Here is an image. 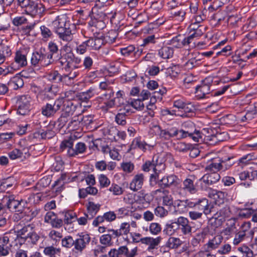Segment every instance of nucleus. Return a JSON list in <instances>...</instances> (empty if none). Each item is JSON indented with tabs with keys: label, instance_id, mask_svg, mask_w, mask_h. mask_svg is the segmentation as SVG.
Returning <instances> with one entry per match:
<instances>
[{
	"label": "nucleus",
	"instance_id": "0eeeda50",
	"mask_svg": "<svg viewBox=\"0 0 257 257\" xmlns=\"http://www.w3.org/2000/svg\"><path fill=\"white\" fill-rule=\"evenodd\" d=\"M61 98L63 102L61 107V114L58 119V122L59 123V125L62 127L68 121V117L73 114L76 110V105L72 101L64 100L63 97Z\"/></svg>",
	"mask_w": 257,
	"mask_h": 257
},
{
	"label": "nucleus",
	"instance_id": "49530a36",
	"mask_svg": "<svg viewBox=\"0 0 257 257\" xmlns=\"http://www.w3.org/2000/svg\"><path fill=\"white\" fill-rule=\"evenodd\" d=\"M232 158L227 157V158H220V171H225L229 169L233 164V162H230Z\"/></svg>",
	"mask_w": 257,
	"mask_h": 257
},
{
	"label": "nucleus",
	"instance_id": "423d86ee",
	"mask_svg": "<svg viewBox=\"0 0 257 257\" xmlns=\"http://www.w3.org/2000/svg\"><path fill=\"white\" fill-rule=\"evenodd\" d=\"M103 41L97 38V37H91L78 45L76 48L77 54H84L87 50H97L102 46Z\"/></svg>",
	"mask_w": 257,
	"mask_h": 257
},
{
	"label": "nucleus",
	"instance_id": "4d7b16f0",
	"mask_svg": "<svg viewBox=\"0 0 257 257\" xmlns=\"http://www.w3.org/2000/svg\"><path fill=\"white\" fill-rule=\"evenodd\" d=\"M61 244L63 247L70 248L73 246H74V240L71 236L68 235L62 239Z\"/></svg>",
	"mask_w": 257,
	"mask_h": 257
},
{
	"label": "nucleus",
	"instance_id": "f8f14e48",
	"mask_svg": "<svg viewBox=\"0 0 257 257\" xmlns=\"http://www.w3.org/2000/svg\"><path fill=\"white\" fill-rule=\"evenodd\" d=\"M178 177L174 175H165L161 179L156 180V185H158L161 188H168L176 186L179 183Z\"/></svg>",
	"mask_w": 257,
	"mask_h": 257
},
{
	"label": "nucleus",
	"instance_id": "393cba45",
	"mask_svg": "<svg viewBox=\"0 0 257 257\" xmlns=\"http://www.w3.org/2000/svg\"><path fill=\"white\" fill-rule=\"evenodd\" d=\"M12 55V50L10 46L7 44V42H2L0 43V63H3L7 58Z\"/></svg>",
	"mask_w": 257,
	"mask_h": 257
},
{
	"label": "nucleus",
	"instance_id": "7ed1b4c3",
	"mask_svg": "<svg viewBox=\"0 0 257 257\" xmlns=\"http://www.w3.org/2000/svg\"><path fill=\"white\" fill-rule=\"evenodd\" d=\"M50 55L47 54L45 48H41L34 51L31 56V64L32 70L31 72L39 71L42 67H47L52 64L54 60H51Z\"/></svg>",
	"mask_w": 257,
	"mask_h": 257
},
{
	"label": "nucleus",
	"instance_id": "f3484780",
	"mask_svg": "<svg viewBox=\"0 0 257 257\" xmlns=\"http://www.w3.org/2000/svg\"><path fill=\"white\" fill-rule=\"evenodd\" d=\"M165 164L162 162H158V160L154 161V173L150 176L149 183L151 186H156V180L159 179V174L162 171L165 169Z\"/></svg>",
	"mask_w": 257,
	"mask_h": 257
},
{
	"label": "nucleus",
	"instance_id": "ddd939ff",
	"mask_svg": "<svg viewBox=\"0 0 257 257\" xmlns=\"http://www.w3.org/2000/svg\"><path fill=\"white\" fill-rule=\"evenodd\" d=\"M186 62L184 65L187 69H192L195 67L200 66L201 63L202 58L199 53H189L183 58Z\"/></svg>",
	"mask_w": 257,
	"mask_h": 257
},
{
	"label": "nucleus",
	"instance_id": "20e7f679",
	"mask_svg": "<svg viewBox=\"0 0 257 257\" xmlns=\"http://www.w3.org/2000/svg\"><path fill=\"white\" fill-rule=\"evenodd\" d=\"M191 139L194 142L202 141V134L196 129L195 124L191 121L183 122L180 129V139L186 138Z\"/></svg>",
	"mask_w": 257,
	"mask_h": 257
},
{
	"label": "nucleus",
	"instance_id": "338daca9",
	"mask_svg": "<svg viewBox=\"0 0 257 257\" xmlns=\"http://www.w3.org/2000/svg\"><path fill=\"white\" fill-rule=\"evenodd\" d=\"M157 38L155 37L154 35L148 36L143 39V43L141 44L142 46H147L150 44H155L156 42Z\"/></svg>",
	"mask_w": 257,
	"mask_h": 257
},
{
	"label": "nucleus",
	"instance_id": "c756f323",
	"mask_svg": "<svg viewBox=\"0 0 257 257\" xmlns=\"http://www.w3.org/2000/svg\"><path fill=\"white\" fill-rule=\"evenodd\" d=\"M8 85L10 89L17 90L24 86L23 79L19 75H16L10 79Z\"/></svg>",
	"mask_w": 257,
	"mask_h": 257
},
{
	"label": "nucleus",
	"instance_id": "680f3d73",
	"mask_svg": "<svg viewBox=\"0 0 257 257\" xmlns=\"http://www.w3.org/2000/svg\"><path fill=\"white\" fill-rule=\"evenodd\" d=\"M248 235V233H245L243 231H239L235 235V237L233 239V243L234 245H236L241 242L245 238V237Z\"/></svg>",
	"mask_w": 257,
	"mask_h": 257
},
{
	"label": "nucleus",
	"instance_id": "dca6fc26",
	"mask_svg": "<svg viewBox=\"0 0 257 257\" xmlns=\"http://www.w3.org/2000/svg\"><path fill=\"white\" fill-rule=\"evenodd\" d=\"M146 180L145 175L142 173H138L135 175L130 183V189L137 192L141 190Z\"/></svg>",
	"mask_w": 257,
	"mask_h": 257
},
{
	"label": "nucleus",
	"instance_id": "de8ad7c7",
	"mask_svg": "<svg viewBox=\"0 0 257 257\" xmlns=\"http://www.w3.org/2000/svg\"><path fill=\"white\" fill-rule=\"evenodd\" d=\"M38 134L40 135L41 138L43 139H51L55 135L54 131L48 127L39 131Z\"/></svg>",
	"mask_w": 257,
	"mask_h": 257
},
{
	"label": "nucleus",
	"instance_id": "e433bc0d",
	"mask_svg": "<svg viewBox=\"0 0 257 257\" xmlns=\"http://www.w3.org/2000/svg\"><path fill=\"white\" fill-rule=\"evenodd\" d=\"M97 192L98 190L96 187L88 186L86 188L79 189V196L81 198H85L88 194L96 195Z\"/></svg>",
	"mask_w": 257,
	"mask_h": 257
},
{
	"label": "nucleus",
	"instance_id": "2eb2a0df",
	"mask_svg": "<svg viewBox=\"0 0 257 257\" xmlns=\"http://www.w3.org/2000/svg\"><path fill=\"white\" fill-rule=\"evenodd\" d=\"M28 5L24 8L26 14L34 17L41 14L45 11L44 6L32 0H30Z\"/></svg>",
	"mask_w": 257,
	"mask_h": 257
},
{
	"label": "nucleus",
	"instance_id": "f257e3e1",
	"mask_svg": "<svg viewBox=\"0 0 257 257\" xmlns=\"http://www.w3.org/2000/svg\"><path fill=\"white\" fill-rule=\"evenodd\" d=\"M50 26L60 40L69 41L73 39L76 26L75 24L71 23L66 15H61L57 16L51 22Z\"/></svg>",
	"mask_w": 257,
	"mask_h": 257
},
{
	"label": "nucleus",
	"instance_id": "412c9836",
	"mask_svg": "<svg viewBox=\"0 0 257 257\" xmlns=\"http://www.w3.org/2000/svg\"><path fill=\"white\" fill-rule=\"evenodd\" d=\"M54 61H56L58 64H59L60 66L62 67V69L65 71H69L70 69L69 67L67 66L68 63L70 61V53H65L61 55H57L56 57H54Z\"/></svg>",
	"mask_w": 257,
	"mask_h": 257
},
{
	"label": "nucleus",
	"instance_id": "864d4df0",
	"mask_svg": "<svg viewBox=\"0 0 257 257\" xmlns=\"http://www.w3.org/2000/svg\"><path fill=\"white\" fill-rule=\"evenodd\" d=\"M155 128L157 130L158 135L161 138L165 140H169L171 138L167 128L162 129L160 125H155Z\"/></svg>",
	"mask_w": 257,
	"mask_h": 257
},
{
	"label": "nucleus",
	"instance_id": "58836bf2",
	"mask_svg": "<svg viewBox=\"0 0 257 257\" xmlns=\"http://www.w3.org/2000/svg\"><path fill=\"white\" fill-rule=\"evenodd\" d=\"M183 189L191 194L195 193L197 191V189L194 185L193 181L190 178H187L183 181Z\"/></svg>",
	"mask_w": 257,
	"mask_h": 257
},
{
	"label": "nucleus",
	"instance_id": "f03ea898",
	"mask_svg": "<svg viewBox=\"0 0 257 257\" xmlns=\"http://www.w3.org/2000/svg\"><path fill=\"white\" fill-rule=\"evenodd\" d=\"M3 203L5 204L6 207L11 212L15 213L13 218L14 220H18L25 215L34 217L35 213L33 211L30 215L32 210L28 207V202L24 199H17L14 195H6L2 200Z\"/></svg>",
	"mask_w": 257,
	"mask_h": 257
},
{
	"label": "nucleus",
	"instance_id": "9b49d317",
	"mask_svg": "<svg viewBox=\"0 0 257 257\" xmlns=\"http://www.w3.org/2000/svg\"><path fill=\"white\" fill-rule=\"evenodd\" d=\"M212 79L210 77L206 78L202 81L201 84L196 87V96L199 99L209 97L207 95L210 92V86L212 85Z\"/></svg>",
	"mask_w": 257,
	"mask_h": 257
},
{
	"label": "nucleus",
	"instance_id": "c9c22d12",
	"mask_svg": "<svg viewBox=\"0 0 257 257\" xmlns=\"http://www.w3.org/2000/svg\"><path fill=\"white\" fill-rule=\"evenodd\" d=\"M174 49L171 47L164 46L159 50L158 54L163 59H169L173 57Z\"/></svg>",
	"mask_w": 257,
	"mask_h": 257
},
{
	"label": "nucleus",
	"instance_id": "8fccbe9b",
	"mask_svg": "<svg viewBox=\"0 0 257 257\" xmlns=\"http://www.w3.org/2000/svg\"><path fill=\"white\" fill-rule=\"evenodd\" d=\"M122 171L126 173H131L135 169V165L131 161H123L120 164Z\"/></svg>",
	"mask_w": 257,
	"mask_h": 257
},
{
	"label": "nucleus",
	"instance_id": "c03bdc74",
	"mask_svg": "<svg viewBox=\"0 0 257 257\" xmlns=\"http://www.w3.org/2000/svg\"><path fill=\"white\" fill-rule=\"evenodd\" d=\"M177 229H178V223H177V221H176L166 224L163 229V232L167 235H171Z\"/></svg>",
	"mask_w": 257,
	"mask_h": 257
},
{
	"label": "nucleus",
	"instance_id": "4c0bfd02",
	"mask_svg": "<svg viewBox=\"0 0 257 257\" xmlns=\"http://www.w3.org/2000/svg\"><path fill=\"white\" fill-rule=\"evenodd\" d=\"M70 61L67 66L70 68V69H77L80 67V64L81 60L78 57H75L72 53H70Z\"/></svg>",
	"mask_w": 257,
	"mask_h": 257
},
{
	"label": "nucleus",
	"instance_id": "6e6552de",
	"mask_svg": "<svg viewBox=\"0 0 257 257\" xmlns=\"http://www.w3.org/2000/svg\"><path fill=\"white\" fill-rule=\"evenodd\" d=\"M63 102L62 98H57L53 104L47 103L41 108L42 114L47 117L55 116L57 112L61 109Z\"/></svg>",
	"mask_w": 257,
	"mask_h": 257
},
{
	"label": "nucleus",
	"instance_id": "9d476101",
	"mask_svg": "<svg viewBox=\"0 0 257 257\" xmlns=\"http://www.w3.org/2000/svg\"><path fill=\"white\" fill-rule=\"evenodd\" d=\"M32 98L29 95L18 96L17 101V113L21 115H28L31 110Z\"/></svg>",
	"mask_w": 257,
	"mask_h": 257
},
{
	"label": "nucleus",
	"instance_id": "a878e982",
	"mask_svg": "<svg viewBox=\"0 0 257 257\" xmlns=\"http://www.w3.org/2000/svg\"><path fill=\"white\" fill-rule=\"evenodd\" d=\"M15 62L18 66L24 67L27 65V53L25 50H19L15 53Z\"/></svg>",
	"mask_w": 257,
	"mask_h": 257
},
{
	"label": "nucleus",
	"instance_id": "69168bd1",
	"mask_svg": "<svg viewBox=\"0 0 257 257\" xmlns=\"http://www.w3.org/2000/svg\"><path fill=\"white\" fill-rule=\"evenodd\" d=\"M154 159L152 161H146L142 166V170L145 172H148L151 170L154 171Z\"/></svg>",
	"mask_w": 257,
	"mask_h": 257
},
{
	"label": "nucleus",
	"instance_id": "0e129e2a",
	"mask_svg": "<svg viewBox=\"0 0 257 257\" xmlns=\"http://www.w3.org/2000/svg\"><path fill=\"white\" fill-rule=\"evenodd\" d=\"M161 229L160 224L156 222L151 223L149 226V230L151 233L154 235L159 234L161 232Z\"/></svg>",
	"mask_w": 257,
	"mask_h": 257
},
{
	"label": "nucleus",
	"instance_id": "e2e57ef3",
	"mask_svg": "<svg viewBox=\"0 0 257 257\" xmlns=\"http://www.w3.org/2000/svg\"><path fill=\"white\" fill-rule=\"evenodd\" d=\"M98 181L101 188L107 187L110 183V180L104 174H100L99 176Z\"/></svg>",
	"mask_w": 257,
	"mask_h": 257
},
{
	"label": "nucleus",
	"instance_id": "4be33fe9",
	"mask_svg": "<svg viewBox=\"0 0 257 257\" xmlns=\"http://www.w3.org/2000/svg\"><path fill=\"white\" fill-rule=\"evenodd\" d=\"M8 156L10 159L16 160L22 158L23 156L24 158L28 157L30 156L29 149L28 148H24L22 150L18 149H14L8 153Z\"/></svg>",
	"mask_w": 257,
	"mask_h": 257
},
{
	"label": "nucleus",
	"instance_id": "a19ab883",
	"mask_svg": "<svg viewBox=\"0 0 257 257\" xmlns=\"http://www.w3.org/2000/svg\"><path fill=\"white\" fill-rule=\"evenodd\" d=\"M64 222L65 224H71L76 221L77 215L76 213L72 210H68L64 212Z\"/></svg>",
	"mask_w": 257,
	"mask_h": 257
},
{
	"label": "nucleus",
	"instance_id": "a211bd4d",
	"mask_svg": "<svg viewBox=\"0 0 257 257\" xmlns=\"http://www.w3.org/2000/svg\"><path fill=\"white\" fill-rule=\"evenodd\" d=\"M153 148V146L146 143L141 137H137L132 141L127 152H130L131 150L135 149H139L143 152H146L147 150H151Z\"/></svg>",
	"mask_w": 257,
	"mask_h": 257
},
{
	"label": "nucleus",
	"instance_id": "6ab92c4d",
	"mask_svg": "<svg viewBox=\"0 0 257 257\" xmlns=\"http://www.w3.org/2000/svg\"><path fill=\"white\" fill-rule=\"evenodd\" d=\"M177 223H178V229L181 231L183 234L188 235L191 233L192 227L187 218L182 216L178 217Z\"/></svg>",
	"mask_w": 257,
	"mask_h": 257
},
{
	"label": "nucleus",
	"instance_id": "f704fd0d",
	"mask_svg": "<svg viewBox=\"0 0 257 257\" xmlns=\"http://www.w3.org/2000/svg\"><path fill=\"white\" fill-rule=\"evenodd\" d=\"M100 205L99 204H95L93 202L89 201L87 204V215L89 218L92 219L97 214L100 209Z\"/></svg>",
	"mask_w": 257,
	"mask_h": 257
},
{
	"label": "nucleus",
	"instance_id": "aec40b11",
	"mask_svg": "<svg viewBox=\"0 0 257 257\" xmlns=\"http://www.w3.org/2000/svg\"><path fill=\"white\" fill-rule=\"evenodd\" d=\"M195 209L206 215L212 212L208 204V200L205 198L196 199Z\"/></svg>",
	"mask_w": 257,
	"mask_h": 257
},
{
	"label": "nucleus",
	"instance_id": "72a5a7b5",
	"mask_svg": "<svg viewBox=\"0 0 257 257\" xmlns=\"http://www.w3.org/2000/svg\"><path fill=\"white\" fill-rule=\"evenodd\" d=\"M128 105L124 106V110L123 112H118L115 116V122L118 124L124 126L126 123V113L129 112V108H127Z\"/></svg>",
	"mask_w": 257,
	"mask_h": 257
},
{
	"label": "nucleus",
	"instance_id": "603ef678",
	"mask_svg": "<svg viewBox=\"0 0 257 257\" xmlns=\"http://www.w3.org/2000/svg\"><path fill=\"white\" fill-rule=\"evenodd\" d=\"M99 88L101 90H105L108 91L107 95L113 96L114 91L112 87L110 86V84L108 81L101 82L99 85Z\"/></svg>",
	"mask_w": 257,
	"mask_h": 257
},
{
	"label": "nucleus",
	"instance_id": "09e8293b",
	"mask_svg": "<svg viewBox=\"0 0 257 257\" xmlns=\"http://www.w3.org/2000/svg\"><path fill=\"white\" fill-rule=\"evenodd\" d=\"M48 47L49 52L47 51V54L50 55L51 58H50V59L51 60L54 61V59L53 58V56L55 54L58 53V51H59L58 46L54 42L50 41L48 43Z\"/></svg>",
	"mask_w": 257,
	"mask_h": 257
},
{
	"label": "nucleus",
	"instance_id": "a18cd8bd",
	"mask_svg": "<svg viewBox=\"0 0 257 257\" xmlns=\"http://www.w3.org/2000/svg\"><path fill=\"white\" fill-rule=\"evenodd\" d=\"M40 31L43 40L44 41H48L53 36V33L52 31L50 30L48 27L45 25H43L40 27Z\"/></svg>",
	"mask_w": 257,
	"mask_h": 257
},
{
	"label": "nucleus",
	"instance_id": "473e14b6",
	"mask_svg": "<svg viewBox=\"0 0 257 257\" xmlns=\"http://www.w3.org/2000/svg\"><path fill=\"white\" fill-rule=\"evenodd\" d=\"M97 94V90L94 87H90L86 91L80 92L78 95L79 99L82 102H87Z\"/></svg>",
	"mask_w": 257,
	"mask_h": 257
},
{
	"label": "nucleus",
	"instance_id": "1a4fd4ad",
	"mask_svg": "<svg viewBox=\"0 0 257 257\" xmlns=\"http://www.w3.org/2000/svg\"><path fill=\"white\" fill-rule=\"evenodd\" d=\"M92 12L91 20L89 22V25L95 27L98 29H101L105 27V23L103 22L106 17V15L102 11L98 10L94 7H92L91 11H89L88 14L90 15Z\"/></svg>",
	"mask_w": 257,
	"mask_h": 257
},
{
	"label": "nucleus",
	"instance_id": "052dcab7",
	"mask_svg": "<svg viewBox=\"0 0 257 257\" xmlns=\"http://www.w3.org/2000/svg\"><path fill=\"white\" fill-rule=\"evenodd\" d=\"M35 24L29 23L28 22L27 24L24 25L19 28L20 31L22 32L23 34L28 35L30 32L34 29Z\"/></svg>",
	"mask_w": 257,
	"mask_h": 257
},
{
	"label": "nucleus",
	"instance_id": "774afa93",
	"mask_svg": "<svg viewBox=\"0 0 257 257\" xmlns=\"http://www.w3.org/2000/svg\"><path fill=\"white\" fill-rule=\"evenodd\" d=\"M154 213L157 216L162 218L167 216L168 212L163 207L158 206L155 209Z\"/></svg>",
	"mask_w": 257,
	"mask_h": 257
},
{
	"label": "nucleus",
	"instance_id": "bb28decb",
	"mask_svg": "<svg viewBox=\"0 0 257 257\" xmlns=\"http://www.w3.org/2000/svg\"><path fill=\"white\" fill-rule=\"evenodd\" d=\"M118 35V34L117 31L115 30H111L105 36H101L99 37H97V38L100 39L103 41V46L107 43L109 44L114 43L117 38Z\"/></svg>",
	"mask_w": 257,
	"mask_h": 257
},
{
	"label": "nucleus",
	"instance_id": "b1692460",
	"mask_svg": "<svg viewBox=\"0 0 257 257\" xmlns=\"http://www.w3.org/2000/svg\"><path fill=\"white\" fill-rule=\"evenodd\" d=\"M220 179V175L217 173H212L208 174H205L199 179V181H202L209 186L217 183Z\"/></svg>",
	"mask_w": 257,
	"mask_h": 257
},
{
	"label": "nucleus",
	"instance_id": "79ce46f5",
	"mask_svg": "<svg viewBox=\"0 0 257 257\" xmlns=\"http://www.w3.org/2000/svg\"><path fill=\"white\" fill-rule=\"evenodd\" d=\"M127 104L125 105H128V108L130 106L138 110H142L144 108V105L143 100L141 99H131L127 102Z\"/></svg>",
	"mask_w": 257,
	"mask_h": 257
},
{
	"label": "nucleus",
	"instance_id": "4468645a",
	"mask_svg": "<svg viewBox=\"0 0 257 257\" xmlns=\"http://www.w3.org/2000/svg\"><path fill=\"white\" fill-rule=\"evenodd\" d=\"M77 236L74 240V249L77 251L82 252L89 244L91 237L89 234L84 232L78 234Z\"/></svg>",
	"mask_w": 257,
	"mask_h": 257
},
{
	"label": "nucleus",
	"instance_id": "7c9ffc66",
	"mask_svg": "<svg viewBox=\"0 0 257 257\" xmlns=\"http://www.w3.org/2000/svg\"><path fill=\"white\" fill-rule=\"evenodd\" d=\"M231 214L230 207L227 205H225L214 213L212 217L215 219H218L220 217V220H222L225 218L229 217Z\"/></svg>",
	"mask_w": 257,
	"mask_h": 257
},
{
	"label": "nucleus",
	"instance_id": "3c124183",
	"mask_svg": "<svg viewBox=\"0 0 257 257\" xmlns=\"http://www.w3.org/2000/svg\"><path fill=\"white\" fill-rule=\"evenodd\" d=\"M61 74L57 70L51 72L47 75V79L54 83H61Z\"/></svg>",
	"mask_w": 257,
	"mask_h": 257
},
{
	"label": "nucleus",
	"instance_id": "5fc2aeb1",
	"mask_svg": "<svg viewBox=\"0 0 257 257\" xmlns=\"http://www.w3.org/2000/svg\"><path fill=\"white\" fill-rule=\"evenodd\" d=\"M28 22L27 19L24 16H18L14 18L13 20L14 25L20 28L22 26L27 24Z\"/></svg>",
	"mask_w": 257,
	"mask_h": 257
},
{
	"label": "nucleus",
	"instance_id": "13d9d810",
	"mask_svg": "<svg viewBox=\"0 0 257 257\" xmlns=\"http://www.w3.org/2000/svg\"><path fill=\"white\" fill-rule=\"evenodd\" d=\"M182 38V36L180 35L174 37L169 41V44L176 48H181L183 47Z\"/></svg>",
	"mask_w": 257,
	"mask_h": 257
},
{
	"label": "nucleus",
	"instance_id": "39448f33",
	"mask_svg": "<svg viewBox=\"0 0 257 257\" xmlns=\"http://www.w3.org/2000/svg\"><path fill=\"white\" fill-rule=\"evenodd\" d=\"M74 141L70 138L68 140L63 141L60 145L61 151H67V155L69 157H75L79 154H82L85 152L86 146L84 143L78 142L73 148Z\"/></svg>",
	"mask_w": 257,
	"mask_h": 257
},
{
	"label": "nucleus",
	"instance_id": "5701e85b",
	"mask_svg": "<svg viewBox=\"0 0 257 257\" xmlns=\"http://www.w3.org/2000/svg\"><path fill=\"white\" fill-rule=\"evenodd\" d=\"M40 239V236L34 231L29 232L27 235L21 238V244L35 245Z\"/></svg>",
	"mask_w": 257,
	"mask_h": 257
},
{
	"label": "nucleus",
	"instance_id": "37998d69",
	"mask_svg": "<svg viewBox=\"0 0 257 257\" xmlns=\"http://www.w3.org/2000/svg\"><path fill=\"white\" fill-rule=\"evenodd\" d=\"M44 254L49 257H56L59 255L60 250L59 248H56L53 246L46 247L43 251Z\"/></svg>",
	"mask_w": 257,
	"mask_h": 257
},
{
	"label": "nucleus",
	"instance_id": "ea45409f",
	"mask_svg": "<svg viewBox=\"0 0 257 257\" xmlns=\"http://www.w3.org/2000/svg\"><path fill=\"white\" fill-rule=\"evenodd\" d=\"M183 243L180 238L174 237H170L168 239L166 245L167 247L172 249L177 248Z\"/></svg>",
	"mask_w": 257,
	"mask_h": 257
},
{
	"label": "nucleus",
	"instance_id": "bf43d9fd",
	"mask_svg": "<svg viewBox=\"0 0 257 257\" xmlns=\"http://www.w3.org/2000/svg\"><path fill=\"white\" fill-rule=\"evenodd\" d=\"M64 96L61 97H63L64 100L72 101L77 96V92L72 89H70L65 91L63 93Z\"/></svg>",
	"mask_w": 257,
	"mask_h": 257
},
{
	"label": "nucleus",
	"instance_id": "cd10ccee",
	"mask_svg": "<svg viewBox=\"0 0 257 257\" xmlns=\"http://www.w3.org/2000/svg\"><path fill=\"white\" fill-rule=\"evenodd\" d=\"M161 240V237L160 236L155 238L151 237H145L142 238L141 242L143 244L149 245L148 250L150 251L159 244Z\"/></svg>",
	"mask_w": 257,
	"mask_h": 257
},
{
	"label": "nucleus",
	"instance_id": "2f4dec72",
	"mask_svg": "<svg viewBox=\"0 0 257 257\" xmlns=\"http://www.w3.org/2000/svg\"><path fill=\"white\" fill-rule=\"evenodd\" d=\"M32 229V227L30 225L23 226V224L21 222L18 223L14 226L15 232L17 233V237H19V240L21 243V238L24 237L25 234L28 232L29 229Z\"/></svg>",
	"mask_w": 257,
	"mask_h": 257
},
{
	"label": "nucleus",
	"instance_id": "c85d7f7f",
	"mask_svg": "<svg viewBox=\"0 0 257 257\" xmlns=\"http://www.w3.org/2000/svg\"><path fill=\"white\" fill-rule=\"evenodd\" d=\"M220 158H213L211 159L206 166L205 169L207 171L217 173L220 171Z\"/></svg>",
	"mask_w": 257,
	"mask_h": 257
},
{
	"label": "nucleus",
	"instance_id": "6e6d98bb",
	"mask_svg": "<svg viewBox=\"0 0 257 257\" xmlns=\"http://www.w3.org/2000/svg\"><path fill=\"white\" fill-rule=\"evenodd\" d=\"M176 111L175 110H171L168 108H165L161 110V114L163 116H180L182 117H186L187 115L185 113L182 114H176Z\"/></svg>",
	"mask_w": 257,
	"mask_h": 257
}]
</instances>
